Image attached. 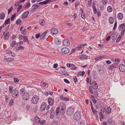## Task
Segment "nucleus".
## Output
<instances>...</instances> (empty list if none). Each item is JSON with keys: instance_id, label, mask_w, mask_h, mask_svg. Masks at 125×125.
Listing matches in <instances>:
<instances>
[{"instance_id": "34", "label": "nucleus", "mask_w": 125, "mask_h": 125, "mask_svg": "<svg viewBox=\"0 0 125 125\" xmlns=\"http://www.w3.org/2000/svg\"><path fill=\"white\" fill-rule=\"evenodd\" d=\"M25 91V90L23 88H22L20 90V94H21V95H22L23 94V93L24 92H24Z\"/></svg>"}, {"instance_id": "3", "label": "nucleus", "mask_w": 125, "mask_h": 125, "mask_svg": "<svg viewBox=\"0 0 125 125\" xmlns=\"http://www.w3.org/2000/svg\"><path fill=\"white\" fill-rule=\"evenodd\" d=\"M81 116V113L79 111L76 112L74 115V119L76 121L79 120Z\"/></svg>"}, {"instance_id": "11", "label": "nucleus", "mask_w": 125, "mask_h": 125, "mask_svg": "<svg viewBox=\"0 0 125 125\" xmlns=\"http://www.w3.org/2000/svg\"><path fill=\"white\" fill-rule=\"evenodd\" d=\"M117 18L119 20H122L123 18V14L121 13H119L117 15Z\"/></svg>"}, {"instance_id": "51", "label": "nucleus", "mask_w": 125, "mask_h": 125, "mask_svg": "<svg viewBox=\"0 0 125 125\" xmlns=\"http://www.w3.org/2000/svg\"><path fill=\"white\" fill-rule=\"evenodd\" d=\"M54 114L52 112L50 114V118L51 119H52L54 117Z\"/></svg>"}, {"instance_id": "64", "label": "nucleus", "mask_w": 125, "mask_h": 125, "mask_svg": "<svg viewBox=\"0 0 125 125\" xmlns=\"http://www.w3.org/2000/svg\"><path fill=\"white\" fill-rule=\"evenodd\" d=\"M103 1V3L104 5L106 4L107 2V1L106 0H104Z\"/></svg>"}, {"instance_id": "56", "label": "nucleus", "mask_w": 125, "mask_h": 125, "mask_svg": "<svg viewBox=\"0 0 125 125\" xmlns=\"http://www.w3.org/2000/svg\"><path fill=\"white\" fill-rule=\"evenodd\" d=\"M85 14L84 12L82 13L81 16V17L83 19H84L85 18Z\"/></svg>"}, {"instance_id": "42", "label": "nucleus", "mask_w": 125, "mask_h": 125, "mask_svg": "<svg viewBox=\"0 0 125 125\" xmlns=\"http://www.w3.org/2000/svg\"><path fill=\"white\" fill-rule=\"evenodd\" d=\"M13 9V7L11 6L10 7V8L8 10V14H9L12 11Z\"/></svg>"}, {"instance_id": "13", "label": "nucleus", "mask_w": 125, "mask_h": 125, "mask_svg": "<svg viewBox=\"0 0 125 125\" xmlns=\"http://www.w3.org/2000/svg\"><path fill=\"white\" fill-rule=\"evenodd\" d=\"M65 107H62L60 111V114L61 115H63L65 113Z\"/></svg>"}, {"instance_id": "28", "label": "nucleus", "mask_w": 125, "mask_h": 125, "mask_svg": "<svg viewBox=\"0 0 125 125\" xmlns=\"http://www.w3.org/2000/svg\"><path fill=\"white\" fill-rule=\"evenodd\" d=\"M107 10L109 12H111L113 11L112 8L110 6H108L107 7Z\"/></svg>"}, {"instance_id": "27", "label": "nucleus", "mask_w": 125, "mask_h": 125, "mask_svg": "<svg viewBox=\"0 0 125 125\" xmlns=\"http://www.w3.org/2000/svg\"><path fill=\"white\" fill-rule=\"evenodd\" d=\"M54 42L57 44L59 45L60 44V42L59 41V39L58 38H56L54 39Z\"/></svg>"}, {"instance_id": "32", "label": "nucleus", "mask_w": 125, "mask_h": 125, "mask_svg": "<svg viewBox=\"0 0 125 125\" xmlns=\"http://www.w3.org/2000/svg\"><path fill=\"white\" fill-rule=\"evenodd\" d=\"M84 73L85 72L84 71H83L82 72L80 71L78 73V74L79 75L83 76L84 74Z\"/></svg>"}, {"instance_id": "35", "label": "nucleus", "mask_w": 125, "mask_h": 125, "mask_svg": "<svg viewBox=\"0 0 125 125\" xmlns=\"http://www.w3.org/2000/svg\"><path fill=\"white\" fill-rule=\"evenodd\" d=\"M60 108L58 107L57 108L56 110V115H58L60 111Z\"/></svg>"}, {"instance_id": "52", "label": "nucleus", "mask_w": 125, "mask_h": 125, "mask_svg": "<svg viewBox=\"0 0 125 125\" xmlns=\"http://www.w3.org/2000/svg\"><path fill=\"white\" fill-rule=\"evenodd\" d=\"M14 82L16 83H17L19 82V79L17 78H13Z\"/></svg>"}, {"instance_id": "54", "label": "nucleus", "mask_w": 125, "mask_h": 125, "mask_svg": "<svg viewBox=\"0 0 125 125\" xmlns=\"http://www.w3.org/2000/svg\"><path fill=\"white\" fill-rule=\"evenodd\" d=\"M21 33L23 34L26 35V29H24L23 30H22V31H21Z\"/></svg>"}, {"instance_id": "47", "label": "nucleus", "mask_w": 125, "mask_h": 125, "mask_svg": "<svg viewBox=\"0 0 125 125\" xmlns=\"http://www.w3.org/2000/svg\"><path fill=\"white\" fill-rule=\"evenodd\" d=\"M16 44V42L15 41H13L11 43V46L12 47H13L14 45Z\"/></svg>"}, {"instance_id": "59", "label": "nucleus", "mask_w": 125, "mask_h": 125, "mask_svg": "<svg viewBox=\"0 0 125 125\" xmlns=\"http://www.w3.org/2000/svg\"><path fill=\"white\" fill-rule=\"evenodd\" d=\"M40 33H38L36 34L35 35V37L36 38L38 39L40 36Z\"/></svg>"}, {"instance_id": "18", "label": "nucleus", "mask_w": 125, "mask_h": 125, "mask_svg": "<svg viewBox=\"0 0 125 125\" xmlns=\"http://www.w3.org/2000/svg\"><path fill=\"white\" fill-rule=\"evenodd\" d=\"M48 102L49 104L50 105H52L53 104V101L51 98H49L48 99Z\"/></svg>"}, {"instance_id": "33", "label": "nucleus", "mask_w": 125, "mask_h": 125, "mask_svg": "<svg viewBox=\"0 0 125 125\" xmlns=\"http://www.w3.org/2000/svg\"><path fill=\"white\" fill-rule=\"evenodd\" d=\"M6 76H9L10 77H14V74L13 73H10L8 74H6L5 75Z\"/></svg>"}, {"instance_id": "29", "label": "nucleus", "mask_w": 125, "mask_h": 125, "mask_svg": "<svg viewBox=\"0 0 125 125\" xmlns=\"http://www.w3.org/2000/svg\"><path fill=\"white\" fill-rule=\"evenodd\" d=\"M87 56L85 55H80L79 58L80 59H86L87 58Z\"/></svg>"}, {"instance_id": "38", "label": "nucleus", "mask_w": 125, "mask_h": 125, "mask_svg": "<svg viewBox=\"0 0 125 125\" xmlns=\"http://www.w3.org/2000/svg\"><path fill=\"white\" fill-rule=\"evenodd\" d=\"M45 121L44 120H43L41 122H40L39 123L40 125H44L45 124Z\"/></svg>"}, {"instance_id": "1", "label": "nucleus", "mask_w": 125, "mask_h": 125, "mask_svg": "<svg viewBox=\"0 0 125 125\" xmlns=\"http://www.w3.org/2000/svg\"><path fill=\"white\" fill-rule=\"evenodd\" d=\"M9 91L10 93L12 94V97L14 99L17 98L19 96V92L16 89L13 90V87L11 86L9 87Z\"/></svg>"}, {"instance_id": "63", "label": "nucleus", "mask_w": 125, "mask_h": 125, "mask_svg": "<svg viewBox=\"0 0 125 125\" xmlns=\"http://www.w3.org/2000/svg\"><path fill=\"white\" fill-rule=\"evenodd\" d=\"M57 122L56 121H54L52 124V125H57Z\"/></svg>"}, {"instance_id": "2", "label": "nucleus", "mask_w": 125, "mask_h": 125, "mask_svg": "<svg viewBox=\"0 0 125 125\" xmlns=\"http://www.w3.org/2000/svg\"><path fill=\"white\" fill-rule=\"evenodd\" d=\"M74 112V108L71 107L67 108L66 110V113L69 116L72 115Z\"/></svg>"}, {"instance_id": "10", "label": "nucleus", "mask_w": 125, "mask_h": 125, "mask_svg": "<svg viewBox=\"0 0 125 125\" xmlns=\"http://www.w3.org/2000/svg\"><path fill=\"white\" fill-rule=\"evenodd\" d=\"M92 88L94 89H96L98 87L97 84L95 82H94L92 83Z\"/></svg>"}, {"instance_id": "17", "label": "nucleus", "mask_w": 125, "mask_h": 125, "mask_svg": "<svg viewBox=\"0 0 125 125\" xmlns=\"http://www.w3.org/2000/svg\"><path fill=\"white\" fill-rule=\"evenodd\" d=\"M47 32L45 31L40 36V39L42 40H43L44 38V36H45Z\"/></svg>"}, {"instance_id": "15", "label": "nucleus", "mask_w": 125, "mask_h": 125, "mask_svg": "<svg viewBox=\"0 0 125 125\" xmlns=\"http://www.w3.org/2000/svg\"><path fill=\"white\" fill-rule=\"evenodd\" d=\"M29 14V12L28 11H26L22 15V18L24 19L27 17Z\"/></svg>"}, {"instance_id": "57", "label": "nucleus", "mask_w": 125, "mask_h": 125, "mask_svg": "<svg viewBox=\"0 0 125 125\" xmlns=\"http://www.w3.org/2000/svg\"><path fill=\"white\" fill-rule=\"evenodd\" d=\"M114 67L112 65H111L109 66V68L110 70H112L113 69Z\"/></svg>"}, {"instance_id": "26", "label": "nucleus", "mask_w": 125, "mask_h": 125, "mask_svg": "<svg viewBox=\"0 0 125 125\" xmlns=\"http://www.w3.org/2000/svg\"><path fill=\"white\" fill-rule=\"evenodd\" d=\"M24 49V47L22 46H20L18 47H16L15 48V49L16 50H23Z\"/></svg>"}, {"instance_id": "7", "label": "nucleus", "mask_w": 125, "mask_h": 125, "mask_svg": "<svg viewBox=\"0 0 125 125\" xmlns=\"http://www.w3.org/2000/svg\"><path fill=\"white\" fill-rule=\"evenodd\" d=\"M69 50L67 48H63L61 49L62 52L64 53H68L69 52Z\"/></svg>"}, {"instance_id": "22", "label": "nucleus", "mask_w": 125, "mask_h": 125, "mask_svg": "<svg viewBox=\"0 0 125 125\" xmlns=\"http://www.w3.org/2000/svg\"><path fill=\"white\" fill-rule=\"evenodd\" d=\"M114 19L113 17H110L109 18V21L110 23L112 24L114 22Z\"/></svg>"}, {"instance_id": "9", "label": "nucleus", "mask_w": 125, "mask_h": 125, "mask_svg": "<svg viewBox=\"0 0 125 125\" xmlns=\"http://www.w3.org/2000/svg\"><path fill=\"white\" fill-rule=\"evenodd\" d=\"M119 69L121 72H124L125 71V66L123 64H120L119 66Z\"/></svg>"}, {"instance_id": "41", "label": "nucleus", "mask_w": 125, "mask_h": 125, "mask_svg": "<svg viewBox=\"0 0 125 125\" xmlns=\"http://www.w3.org/2000/svg\"><path fill=\"white\" fill-rule=\"evenodd\" d=\"M39 23L41 25H43L44 23V20L42 19L40 20L39 21Z\"/></svg>"}, {"instance_id": "46", "label": "nucleus", "mask_w": 125, "mask_h": 125, "mask_svg": "<svg viewBox=\"0 0 125 125\" xmlns=\"http://www.w3.org/2000/svg\"><path fill=\"white\" fill-rule=\"evenodd\" d=\"M16 14L14 13L12 15L11 17V21H12L13 20L14 17L16 16Z\"/></svg>"}, {"instance_id": "40", "label": "nucleus", "mask_w": 125, "mask_h": 125, "mask_svg": "<svg viewBox=\"0 0 125 125\" xmlns=\"http://www.w3.org/2000/svg\"><path fill=\"white\" fill-rule=\"evenodd\" d=\"M39 6L38 5L35 4L33 5L32 7H34L36 9L38 8Z\"/></svg>"}, {"instance_id": "14", "label": "nucleus", "mask_w": 125, "mask_h": 125, "mask_svg": "<svg viewBox=\"0 0 125 125\" xmlns=\"http://www.w3.org/2000/svg\"><path fill=\"white\" fill-rule=\"evenodd\" d=\"M40 121V119L37 116L35 117L34 119V122L35 124H37L39 123Z\"/></svg>"}, {"instance_id": "25", "label": "nucleus", "mask_w": 125, "mask_h": 125, "mask_svg": "<svg viewBox=\"0 0 125 125\" xmlns=\"http://www.w3.org/2000/svg\"><path fill=\"white\" fill-rule=\"evenodd\" d=\"M48 0H46L44 1L40 2L39 3V4L41 5H43L44 4H47L48 3Z\"/></svg>"}, {"instance_id": "19", "label": "nucleus", "mask_w": 125, "mask_h": 125, "mask_svg": "<svg viewBox=\"0 0 125 125\" xmlns=\"http://www.w3.org/2000/svg\"><path fill=\"white\" fill-rule=\"evenodd\" d=\"M111 108L110 107H108L106 110V114L107 115L108 114L111 112Z\"/></svg>"}, {"instance_id": "44", "label": "nucleus", "mask_w": 125, "mask_h": 125, "mask_svg": "<svg viewBox=\"0 0 125 125\" xmlns=\"http://www.w3.org/2000/svg\"><path fill=\"white\" fill-rule=\"evenodd\" d=\"M99 72H101V73H103L104 72V68H102V69L99 68L98 69Z\"/></svg>"}, {"instance_id": "58", "label": "nucleus", "mask_w": 125, "mask_h": 125, "mask_svg": "<svg viewBox=\"0 0 125 125\" xmlns=\"http://www.w3.org/2000/svg\"><path fill=\"white\" fill-rule=\"evenodd\" d=\"M73 79L74 81V82L75 83H76L77 81V77L76 76H74L73 77Z\"/></svg>"}, {"instance_id": "31", "label": "nucleus", "mask_w": 125, "mask_h": 125, "mask_svg": "<svg viewBox=\"0 0 125 125\" xmlns=\"http://www.w3.org/2000/svg\"><path fill=\"white\" fill-rule=\"evenodd\" d=\"M75 66V65L73 64H72V65H71V69L73 70H76L77 68Z\"/></svg>"}, {"instance_id": "23", "label": "nucleus", "mask_w": 125, "mask_h": 125, "mask_svg": "<svg viewBox=\"0 0 125 125\" xmlns=\"http://www.w3.org/2000/svg\"><path fill=\"white\" fill-rule=\"evenodd\" d=\"M5 17V15L3 12H2L0 14V19H3Z\"/></svg>"}, {"instance_id": "21", "label": "nucleus", "mask_w": 125, "mask_h": 125, "mask_svg": "<svg viewBox=\"0 0 125 125\" xmlns=\"http://www.w3.org/2000/svg\"><path fill=\"white\" fill-rule=\"evenodd\" d=\"M23 41L24 42H27L28 44L29 43V42L28 40V37L27 36H23Z\"/></svg>"}, {"instance_id": "45", "label": "nucleus", "mask_w": 125, "mask_h": 125, "mask_svg": "<svg viewBox=\"0 0 125 125\" xmlns=\"http://www.w3.org/2000/svg\"><path fill=\"white\" fill-rule=\"evenodd\" d=\"M122 36H121V35H119V37L116 40V42H118L120 40Z\"/></svg>"}, {"instance_id": "43", "label": "nucleus", "mask_w": 125, "mask_h": 125, "mask_svg": "<svg viewBox=\"0 0 125 125\" xmlns=\"http://www.w3.org/2000/svg\"><path fill=\"white\" fill-rule=\"evenodd\" d=\"M6 60L8 61H13L14 59L12 58L8 57L6 58Z\"/></svg>"}, {"instance_id": "49", "label": "nucleus", "mask_w": 125, "mask_h": 125, "mask_svg": "<svg viewBox=\"0 0 125 125\" xmlns=\"http://www.w3.org/2000/svg\"><path fill=\"white\" fill-rule=\"evenodd\" d=\"M21 20L20 19H18L16 21V23L17 25L19 24L20 22H21Z\"/></svg>"}, {"instance_id": "4", "label": "nucleus", "mask_w": 125, "mask_h": 125, "mask_svg": "<svg viewBox=\"0 0 125 125\" xmlns=\"http://www.w3.org/2000/svg\"><path fill=\"white\" fill-rule=\"evenodd\" d=\"M21 96L24 101L27 100L29 98L30 96L29 94L27 92H24Z\"/></svg>"}, {"instance_id": "61", "label": "nucleus", "mask_w": 125, "mask_h": 125, "mask_svg": "<svg viewBox=\"0 0 125 125\" xmlns=\"http://www.w3.org/2000/svg\"><path fill=\"white\" fill-rule=\"evenodd\" d=\"M69 98L66 97H64L62 100H64L66 101H67L69 100Z\"/></svg>"}, {"instance_id": "5", "label": "nucleus", "mask_w": 125, "mask_h": 125, "mask_svg": "<svg viewBox=\"0 0 125 125\" xmlns=\"http://www.w3.org/2000/svg\"><path fill=\"white\" fill-rule=\"evenodd\" d=\"M39 99L37 95H35L32 98V103L34 104H36L38 101Z\"/></svg>"}, {"instance_id": "39", "label": "nucleus", "mask_w": 125, "mask_h": 125, "mask_svg": "<svg viewBox=\"0 0 125 125\" xmlns=\"http://www.w3.org/2000/svg\"><path fill=\"white\" fill-rule=\"evenodd\" d=\"M14 100L13 99H11L10 101L9 104L10 105H12L13 104Z\"/></svg>"}, {"instance_id": "30", "label": "nucleus", "mask_w": 125, "mask_h": 125, "mask_svg": "<svg viewBox=\"0 0 125 125\" xmlns=\"http://www.w3.org/2000/svg\"><path fill=\"white\" fill-rule=\"evenodd\" d=\"M125 25L124 24H123L120 25L118 27V29L119 31L121 30V29H122L124 27V26Z\"/></svg>"}, {"instance_id": "50", "label": "nucleus", "mask_w": 125, "mask_h": 125, "mask_svg": "<svg viewBox=\"0 0 125 125\" xmlns=\"http://www.w3.org/2000/svg\"><path fill=\"white\" fill-rule=\"evenodd\" d=\"M118 63H114L112 64L114 67L116 68L117 66H118Z\"/></svg>"}, {"instance_id": "24", "label": "nucleus", "mask_w": 125, "mask_h": 125, "mask_svg": "<svg viewBox=\"0 0 125 125\" xmlns=\"http://www.w3.org/2000/svg\"><path fill=\"white\" fill-rule=\"evenodd\" d=\"M10 18L8 19L5 21L4 24L5 25H7L8 24H9L10 23Z\"/></svg>"}, {"instance_id": "6", "label": "nucleus", "mask_w": 125, "mask_h": 125, "mask_svg": "<svg viewBox=\"0 0 125 125\" xmlns=\"http://www.w3.org/2000/svg\"><path fill=\"white\" fill-rule=\"evenodd\" d=\"M63 43L64 46L66 47H68L70 45L69 41L67 39H65L63 40Z\"/></svg>"}, {"instance_id": "12", "label": "nucleus", "mask_w": 125, "mask_h": 125, "mask_svg": "<svg viewBox=\"0 0 125 125\" xmlns=\"http://www.w3.org/2000/svg\"><path fill=\"white\" fill-rule=\"evenodd\" d=\"M58 32V30L56 28H53L51 31V33L53 34H56Z\"/></svg>"}, {"instance_id": "20", "label": "nucleus", "mask_w": 125, "mask_h": 125, "mask_svg": "<svg viewBox=\"0 0 125 125\" xmlns=\"http://www.w3.org/2000/svg\"><path fill=\"white\" fill-rule=\"evenodd\" d=\"M9 36V32H7L6 33V35L4 37V39L5 40H8V39Z\"/></svg>"}, {"instance_id": "48", "label": "nucleus", "mask_w": 125, "mask_h": 125, "mask_svg": "<svg viewBox=\"0 0 125 125\" xmlns=\"http://www.w3.org/2000/svg\"><path fill=\"white\" fill-rule=\"evenodd\" d=\"M41 83L42 84L43 86L45 87L46 86L47 83H45L43 81H42L41 82Z\"/></svg>"}, {"instance_id": "37", "label": "nucleus", "mask_w": 125, "mask_h": 125, "mask_svg": "<svg viewBox=\"0 0 125 125\" xmlns=\"http://www.w3.org/2000/svg\"><path fill=\"white\" fill-rule=\"evenodd\" d=\"M78 123L79 125H84V121L83 120L79 121L78 122Z\"/></svg>"}, {"instance_id": "36", "label": "nucleus", "mask_w": 125, "mask_h": 125, "mask_svg": "<svg viewBox=\"0 0 125 125\" xmlns=\"http://www.w3.org/2000/svg\"><path fill=\"white\" fill-rule=\"evenodd\" d=\"M112 121V119L111 118H110L108 119L107 121V123L109 124H110Z\"/></svg>"}, {"instance_id": "16", "label": "nucleus", "mask_w": 125, "mask_h": 125, "mask_svg": "<svg viewBox=\"0 0 125 125\" xmlns=\"http://www.w3.org/2000/svg\"><path fill=\"white\" fill-rule=\"evenodd\" d=\"M97 106L99 107L102 111H104L105 109L104 107H103L101 105V103L100 102L98 103Z\"/></svg>"}, {"instance_id": "60", "label": "nucleus", "mask_w": 125, "mask_h": 125, "mask_svg": "<svg viewBox=\"0 0 125 125\" xmlns=\"http://www.w3.org/2000/svg\"><path fill=\"white\" fill-rule=\"evenodd\" d=\"M62 74H64V75H69V74L68 73L65 71H64L63 72H62Z\"/></svg>"}, {"instance_id": "8", "label": "nucleus", "mask_w": 125, "mask_h": 125, "mask_svg": "<svg viewBox=\"0 0 125 125\" xmlns=\"http://www.w3.org/2000/svg\"><path fill=\"white\" fill-rule=\"evenodd\" d=\"M47 105L46 104L45 102L42 103L40 107V110L42 111H43L45 109Z\"/></svg>"}, {"instance_id": "53", "label": "nucleus", "mask_w": 125, "mask_h": 125, "mask_svg": "<svg viewBox=\"0 0 125 125\" xmlns=\"http://www.w3.org/2000/svg\"><path fill=\"white\" fill-rule=\"evenodd\" d=\"M102 58V57L101 56H98L96 57L94 59L96 61L99 59Z\"/></svg>"}, {"instance_id": "55", "label": "nucleus", "mask_w": 125, "mask_h": 125, "mask_svg": "<svg viewBox=\"0 0 125 125\" xmlns=\"http://www.w3.org/2000/svg\"><path fill=\"white\" fill-rule=\"evenodd\" d=\"M22 7V6L21 5H19L17 9V11H18L21 9Z\"/></svg>"}, {"instance_id": "62", "label": "nucleus", "mask_w": 125, "mask_h": 125, "mask_svg": "<svg viewBox=\"0 0 125 125\" xmlns=\"http://www.w3.org/2000/svg\"><path fill=\"white\" fill-rule=\"evenodd\" d=\"M64 81L65 82L67 83H70V82L66 79H64Z\"/></svg>"}]
</instances>
